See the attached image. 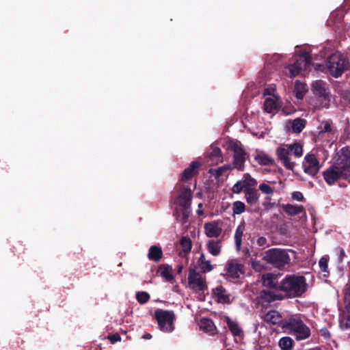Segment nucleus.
Here are the masks:
<instances>
[{"instance_id": "13", "label": "nucleus", "mask_w": 350, "mask_h": 350, "mask_svg": "<svg viewBox=\"0 0 350 350\" xmlns=\"http://www.w3.org/2000/svg\"><path fill=\"white\" fill-rule=\"evenodd\" d=\"M302 166L304 172L312 176H314L321 168L319 160L313 154H307L305 156Z\"/></svg>"}, {"instance_id": "14", "label": "nucleus", "mask_w": 350, "mask_h": 350, "mask_svg": "<svg viewBox=\"0 0 350 350\" xmlns=\"http://www.w3.org/2000/svg\"><path fill=\"white\" fill-rule=\"evenodd\" d=\"M257 181L253 178L250 174H243L242 180L237 181L232 187V191L234 193H240L245 189H255Z\"/></svg>"}, {"instance_id": "38", "label": "nucleus", "mask_w": 350, "mask_h": 350, "mask_svg": "<svg viewBox=\"0 0 350 350\" xmlns=\"http://www.w3.org/2000/svg\"><path fill=\"white\" fill-rule=\"evenodd\" d=\"M180 244L184 253L187 254L191 252L192 248V241L189 237H183L180 239Z\"/></svg>"}, {"instance_id": "37", "label": "nucleus", "mask_w": 350, "mask_h": 350, "mask_svg": "<svg viewBox=\"0 0 350 350\" xmlns=\"http://www.w3.org/2000/svg\"><path fill=\"white\" fill-rule=\"evenodd\" d=\"M279 346L282 350H291L293 346V340L288 336L282 337L279 340Z\"/></svg>"}, {"instance_id": "35", "label": "nucleus", "mask_w": 350, "mask_h": 350, "mask_svg": "<svg viewBox=\"0 0 350 350\" xmlns=\"http://www.w3.org/2000/svg\"><path fill=\"white\" fill-rule=\"evenodd\" d=\"M306 124V120L300 118H295L291 122L292 130L295 133H300L305 128Z\"/></svg>"}, {"instance_id": "25", "label": "nucleus", "mask_w": 350, "mask_h": 350, "mask_svg": "<svg viewBox=\"0 0 350 350\" xmlns=\"http://www.w3.org/2000/svg\"><path fill=\"white\" fill-rule=\"evenodd\" d=\"M262 280L264 286L279 291L280 282L273 273L264 274Z\"/></svg>"}, {"instance_id": "23", "label": "nucleus", "mask_w": 350, "mask_h": 350, "mask_svg": "<svg viewBox=\"0 0 350 350\" xmlns=\"http://www.w3.org/2000/svg\"><path fill=\"white\" fill-rule=\"evenodd\" d=\"M209 161L218 163L223 161L221 150L219 147L211 146L209 151L206 153Z\"/></svg>"}, {"instance_id": "22", "label": "nucleus", "mask_w": 350, "mask_h": 350, "mask_svg": "<svg viewBox=\"0 0 350 350\" xmlns=\"http://www.w3.org/2000/svg\"><path fill=\"white\" fill-rule=\"evenodd\" d=\"M221 239H210L206 243V249L208 252L214 256H217L221 252Z\"/></svg>"}, {"instance_id": "41", "label": "nucleus", "mask_w": 350, "mask_h": 350, "mask_svg": "<svg viewBox=\"0 0 350 350\" xmlns=\"http://www.w3.org/2000/svg\"><path fill=\"white\" fill-rule=\"evenodd\" d=\"M340 326L342 329L350 328V316H345L340 319Z\"/></svg>"}, {"instance_id": "44", "label": "nucleus", "mask_w": 350, "mask_h": 350, "mask_svg": "<svg viewBox=\"0 0 350 350\" xmlns=\"http://www.w3.org/2000/svg\"><path fill=\"white\" fill-rule=\"evenodd\" d=\"M319 267L323 272H327L328 268V260L326 257H322L319 262Z\"/></svg>"}, {"instance_id": "26", "label": "nucleus", "mask_w": 350, "mask_h": 350, "mask_svg": "<svg viewBox=\"0 0 350 350\" xmlns=\"http://www.w3.org/2000/svg\"><path fill=\"white\" fill-rule=\"evenodd\" d=\"M197 265L203 273L210 272L213 269V266L211 264V261L206 259L205 254L203 252L200 254Z\"/></svg>"}, {"instance_id": "6", "label": "nucleus", "mask_w": 350, "mask_h": 350, "mask_svg": "<svg viewBox=\"0 0 350 350\" xmlns=\"http://www.w3.org/2000/svg\"><path fill=\"white\" fill-rule=\"evenodd\" d=\"M282 327L291 334H295L297 340H301L310 336V328L300 318H289L282 325Z\"/></svg>"}, {"instance_id": "29", "label": "nucleus", "mask_w": 350, "mask_h": 350, "mask_svg": "<svg viewBox=\"0 0 350 350\" xmlns=\"http://www.w3.org/2000/svg\"><path fill=\"white\" fill-rule=\"evenodd\" d=\"M233 169L232 165L230 164L224 165L218 168H211L208 170V174L211 176H214L216 179L219 178L226 172H228Z\"/></svg>"}, {"instance_id": "27", "label": "nucleus", "mask_w": 350, "mask_h": 350, "mask_svg": "<svg viewBox=\"0 0 350 350\" xmlns=\"http://www.w3.org/2000/svg\"><path fill=\"white\" fill-rule=\"evenodd\" d=\"M282 208L287 215L291 216H295L301 213H305V208L302 205L287 204H284Z\"/></svg>"}, {"instance_id": "47", "label": "nucleus", "mask_w": 350, "mask_h": 350, "mask_svg": "<svg viewBox=\"0 0 350 350\" xmlns=\"http://www.w3.org/2000/svg\"><path fill=\"white\" fill-rule=\"evenodd\" d=\"M292 198L299 202H301L304 200V195L300 191H294L292 193Z\"/></svg>"}, {"instance_id": "8", "label": "nucleus", "mask_w": 350, "mask_h": 350, "mask_svg": "<svg viewBox=\"0 0 350 350\" xmlns=\"http://www.w3.org/2000/svg\"><path fill=\"white\" fill-rule=\"evenodd\" d=\"M154 317L161 330L170 332L174 329V321L175 314L172 310L157 309L154 311Z\"/></svg>"}, {"instance_id": "12", "label": "nucleus", "mask_w": 350, "mask_h": 350, "mask_svg": "<svg viewBox=\"0 0 350 350\" xmlns=\"http://www.w3.org/2000/svg\"><path fill=\"white\" fill-rule=\"evenodd\" d=\"M226 275L230 280H238L245 273V267L237 259L228 260L226 265Z\"/></svg>"}, {"instance_id": "17", "label": "nucleus", "mask_w": 350, "mask_h": 350, "mask_svg": "<svg viewBox=\"0 0 350 350\" xmlns=\"http://www.w3.org/2000/svg\"><path fill=\"white\" fill-rule=\"evenodd\" d=\"M221 221H213L206 222L204 225V233L208 238H217L222 232V228L220 226Z\"/></svg>"}, {"instance_id": "7", "label": "nucleus", "mask_w": 350, "mask_h": 350, "mask_svg": "<svg viewBox=\"0 0 350 350\" xmlns=\"http://www.w3.org/2000/svg\"><path fill=\"white\" fill-rule=\"evenodd\" d=\"M313 94L317 96L319 105L328 108L330 105L331 94L327 83L321 80L314 81L312 85Z\"/></svg>"}, {"instance_id": "3", "label": "nucleus", "mask_w": 350, "mask_h": 350, "mask_svg": "<svg viewBox=\"0 0 350 350\" xmlns=\"http://www.w3.org/2000/svg\"><path fill=\"white\" fill-rule=\"evenodd\" d=\"M327 72L334 78H338L350 70L349 58L340 52H336L328 57L325 62Z\"/></svg>"}, {"instance_id": "32", "label": "nucleus", "mask_w": 350, "mask_h": 350, "mask_svg": "<svg viewBox=\"0 0 350 350\" xmlns=\"http://www.w3.org/2000/svg\"><path fill=\"white\" fill-rule=\"evenodd\" d=\"M243 191L245 192V197L247 204L252 205L257 203L260 196V194L257 189H245Z\"/></svg>"}, {"instance_id": "2", "label": "nucleus", "mask_w": 350, "mask_h": 350, "mask_svg": "<svg viewBox=\"0 0 350 350\" xmlns=\"http://www.w3.org/2000/svg\"><path fill=\"white\" fill-rule=\"evenodd\" d=\"M306 290V280L302 275H287L280 282L279 291L285 298L301 297Z\"/></svg>"}, {"instance_id": "49", "label": "nucleus", "mask_w": 350, "mask_h": 350, "mask_svg": "<svg viewBox=\"0 0 350 350\" xmlns=\"http://www.w3.org/2000/svg\"><path fill=\"white\" fill-rule=\"evenodd\" d=\"M346 299H349V302L346 306V309L349 313H350V288L348 289V291L346 294Z\"/></svg>"}, {"instance_id": "52", "label": "nucleus", "mask_w": 350, "mask_h": 350, "mask_svg": "<svg viewBox=\"0 0 350 350\" xmlns=\"http://www.w3.org/2000/svg\"><path fill=\"white\" fill-rule=\"evenodd\" d=\"M344 254H345V252H344V251L342 250V251L341 252V256H343Z\"/></svg>"}, {"instance_id": "21", "label": "nucleus", "mask_w": 350, "mask_h": 350, "mask_svg": "<svg viewBox=\"0 0 350 350\" xmlns=\"http://www.w3.org/2000/svg\"><path fill=\"white\" fill-rule=\"evenodd\" d=\"M262 319L264 321L271 325H280L282 323V317L281 314L275 310L267 312L264 314Z\"/></svg>"}, {"instance_id": "50", "label": "nucleus", "mask_w": 350, "mask_h": 350, "mask_svg": "<svg viewBox=\"0 0 350 350\" xmlns=\"http://www.w3.org/2000/svg\"><path fill=\"white\" fill-rule=\"evenodd\" d=\"M202 206V204L200 203L198 204V209L197 210L196 213L198 215H204V211L201 209V207Z\"/></svg>"}, {"instance_id": "48", "label": "nucleus", "mask_w": 350, "mask_h": 350, "mask_svg": "<svg viewBox=\"0 0 350 350\" xmlns=\"http://www.w3.org/2000/svg\"><path fill=\"white\" fill-rule=\"evenodd\" d=\"M298 88H299V85L297 83H296V85H295L296 97L299 99H301L304 97V92L299 91L298 90Z\"/></svg>"}, {"instance_id": "53", "label": "nucleus", "mask_w": 350, "mask_h": 350, "mask_svg": "<svg viewBox=\"0 0 350 350\" xmlns=\"http://www.w3.org/2000/svg\"><path fill=\"white\" fill-rule=\"evenodd\" d=\"M252 267H253L254 268H256L255 265H254V262H253V263H252Z\"/></svg>"}, {"instance_id": "24", "label": "nucleus", "mask_w": 350, "mask_h": 350, "mask_svg": "<svg viewBox=\"0 0 350 350\" xmlns=\"http://www.w3.org/2000/svg\"><path fill=\"white\" fill-rule=\"evenodd\" d=\"M280 103L276 97L267 98L265 100L264 109L267 113H272L280 108Z\"/></svg>"}, {"instance_id": "19", "label": "nucleus", "mask_w": 350, "mask_h": 350, "mask_svg": "<svg viewBox=\"0 0 350 350\" xmlns=\"http://www.w3.org/2000/svg\"><path fill=\"white\" fill-rule=\"evenodd\" d=\"M200 166V162L196 161H192L189 166L183 172L180 180L181 181H188L191 179L195 175L198 174Z\"/></svg>"}, {"instance_id": "11", "label": "nucleus", "mask_w": 350, "mask_h": 350, "mask_svg": "<svg viewBox=\"0 0 350 350\" xmlns=\"http://www.w3.org/2000/svg\"><path fill=\"white\" fill-rule=\"evenodd\" d=\"M188 284L189 288L196 293L204 294L208 289L206 278L197 272L195 269H190L188 275Z\"/></svg>"}, {"instance_id": "51", "label": "nucleus", "mask_w": 350, "mask_h": 350, "mask_svg": "<svg viewBox=\"0 0 350 350\" xmlns=\"http://www.w3.org/2000/svg\"><path fill=\"white\" fill-rule=\"evenodd\" d=\"M144 338L146 339H150L152 338V336L150 334H146L144 336Z\"/></svg>"}, {"instance_id": "1", "label": "nucleus", "mask_w": 350, "mask_h": 350, "mask_svg": "<svg viewBox=\"0 0 350 350\" xmlns=\"http://www.w3.org/2000/svg\"><path fill=\"white\" fill-rule=\"evenodd\" d=\"M192 191L189 185L177 183L172 197L175 205L173 216L176 219L185 224L189 220L191 212Z\"/></svg>"}, {"instance_id": "43", "label": "nucleus", "mask_w": 350, "mask_h": 350, "mask_svg": "<svg viewBox=\"0 0 350 350\" xmlns=\"http://www.w3.org/2000/svg\"><path fill=\"white\" fill-rule=\"evenodd\" d=\"M259 189L263 193L266 194H272L273 193V189L267 184L262 183L259 185Z\"/></svg>"}, {"instance_id": "46", "label": "nucleus", "mask_w": 350, "mask_h": 350, "mask_svg": "<svg viewBox=\"0 0 350 350\" xmlns=\"http://www.w3.org/2000/svg\"><path fill=\"white\" fill-rule=\"evenodd\" d=\"M323 127L321 131V133H330L332 131L329 121H324L322 123Z\"/></svg>"}, {"instance_id": "31", "label": "nucleus", "mask_w": 350, "mask_h": 350, "mask_svg": "<svg viewBox=\"0 0 350 350\" xmlns=\"http://www.w3.org/2000/svg\"><path fill=\"white\" fill-rule=\"evenodd\" d=\"M254 159L260 165L273 166L275 161L268 154L265 153H258L254 157Z\"/></svg>"}, {"instance_id": "18", "label": "nucleus", "mask_w": 350, "mask_h": 350, "mask_svg": "<svg viewBox=\"0 0 350 350\" xmlns=\"http://www.w3.org/2000/svg\"><path fill=\"white\" fill-rule=\"evenodd\" d=\"M322 174L325 181L329 185H332L338 180L342 179V177L340 176L333 164L326 170L323 171Z\"/></svg>"}, {"instance_id": "5", "label": "nucleus", "mask_w": 350, "mask_h": 350, "mask_svg": "<svg viewBox=\"0 0 350 350\" xmlns=\"http://www.w3.org/2000/svg\"><path fill=\"white\" fill-rule=\"evenodd\" d=\"M262 259L279 269H284L291 262L288 252L280 248H271L265 251Z\"/></svg>"}, {"instance_id": "33", "label": "nucleus", "mask_w": 350, "mask_h": 350, "mask_svg": "<svg viewBox=\"0 0 350 350\" xmlns=\"http://www.w3.org/2000/svg\"><path fill=\"white\" fill-rule=\"evenodd\" d=\"M158 273L161 276L165 278L167 281H171L174 279L172 274V268L168 265H161L159 267Z\"/></svg>"}, {"instance_id": "30", "label": "nucleus", "mask_w": 350, "mask_h": 350, "mask_svg": "<svg viewBox=\"0 0 350 350\" xmlns=\"http://www.w3.org/2000/svg\"><path fill=\"white\" fill-rule=\"evenodd\" d=\"M200 328L205 332L210 333L211 334H215L216 327L213 321L210 319H202L200 321Z\"/></svg>"}, {"instance_id": "40", "label": "nucleus", "mask_w": 350, "mask_h": 350, "mask_svg": "<svg viewBox=\"0 0 350 350\" xmlns=\"http://www.w3.org/2000/svg\"><path fill=\"white\" fill-rule=\"evenodd\" d=\"M150 298V295L145 291H139L136 293V299L140 304L147 303Z\"/></svg>"}, {"instance_id": "20", "label": "nucleus", "mask_w": 350, "mask_h": 350, "mask_svg": "<svg viewBox=\"0 0 350 350\" xmlns=\"http://www.w3.org/2000/svg\"><path fill=\"white\" fill-rule=\"evenodd\" d=\"M213 296L218 303H230V295L227 293L226 289L221 285H219L213 289Z\"/></svg>"}, {"instance_id": "9", "label": "nucleus", "mask_w": 350, "mask_h": 350, "mask_svg": "<svg viewBox=\"0 0 350 350\" xmlns=\"http://www.w3.org/2000/svg\"><path fill=\"white\" fill-rule=\"evenodd\" d=\"M311 62V56L308 53H304L297 59L293 64L286 66L283 72L286 76L290 78L295 77L300 73L302 66L309 67Z\"/></svg>"}, {"instance_id": "34", "label": "nucleus", "mask_w": 350, "mask_h": 350, "mask_svg": "<svg viewBox=\"0 0 350 350\" xmlns=\"http://www.w3.org/2000/svg\"><path fill=\"white\" fill-rule=\"evenodd\" d=\"M226 323L228 327L234 336H239L242 334V329L235 321L231 320L229 317H226Z\"/></svg>"}, {"instance_id": "28", "label": "nucleus", "mask_w": 350, "mask_h": 350, "mask_svg": "<svg viewBox=\"0 0 350 350\" xmlns=\"http://www.w3.org/2000/svg\"><path fill=\"white\" fill-rule=\"evenodd\" d=\"M163 257V251L159 245H152L149 248L148 258L150 260L159 262Z\"/></svg>"}, {"instance_id": "4", "label": "nucleus", "mask_w": 350, "mask_h": 350, "mask_svg": "<svg viewBox=\"0 0 350 350\" xmlns=\"http://www.w3.org/2000/svg\"><path fill=\"white\" fill-rule=\"evenodd\" d=\"M293 154L295 157H300L303 154V147L299 143L293 144H284L277 148L276 155L279 161L287 169L293 170L295 162L291 161L290 155Z\"/></svg>"}, {"instance_id": "16", "label": "nucleus", "mask_w": 350, "mask_h": 350, "mask_svg": "<svg viewBox=\"0 0 350 350\" xmlns=\"http://www.w3.org/2000/svg\"><path fill=\"white\" fill-rule=\"evenodd\" d=\"M258 302L262 305H267L275 300H282L285 299L282 293H273L269 290H262L260 292L257 297Z\"/></svg>"}, {"instance_id": "45", "label": "nucleus", "mask_w": 350, "mask_h": 350, "mask_svg": "<svg viewBox=\"0 0 350 350\" xmlns=\"http://www.w3.org/2000/svg\"><path fill=\"white\" fill-rule=\"evenodd\" d=\"M107 339L110 341L111 344H115L117 342L121 340V336L119 334L116 333L114 334H110L107 336Z\"/></svg>"}, {"instance_id": "39", "label": "nucleus", "mask_w": 350, "mask_h": 350, "mask_svg": "<svg viewBox=\"0 0 350 350\" xmlns=\"http://www.w3.org/2000/svg\"><path fill=\"white\" fill-rule=\"evenodd\" d=\"M245 211V205L243 202L236 201L232 204L234 215H240Z\"/></svg>"}, {"instance_id": "42", "label": "nucleus", "mask_w": 350, "mask_h": 350, "mask_svg": "<svg viewBox=\"0 0 350 350\" xmlns=\"http://www.w3.org/2000/svg\"><path fill=\"white\" fill-rule=\"evenodd\" d=\"M256 244L258 247L263 249L269 246L267 238L262 236L257 237Z\"/></svg>"}, {"instance_id": "15", "label": "nucleus", "mask_w": 350, "mask_h": 350, "mask_svg": "<svg viewBox=\"0 0 350 350\" xmlns=\"http://www.w3.org/2000/svg\"><path fill=\"white\" fill-rule=\"evenodd\" d=\"M232 149L234 152L232 167L242 172L245 169L246 152L242 147L237 144L232 146Z\"/></svg>"}, {"instance_id": "10", "label": "nucleus", "mask_w": 350, "mask_h": 350, "mask_svg": "<svg viewBox=\"0 0 350 350\" xmlns=\"http://www.w3.org/2000/svg\"><path fill=\"white\" fill-rule=\"evenodd\" d=\"M333 165L342 179L347 180L350 177V152H349L348 147L343 148L341 150V155L339 156Z\"/></svg>"}, {"instance_id": "36", "label": "nucleus", "mask_w": 350, "mask_h": 350, "mask_svg": "<svg viewBox=\"0 0 350 350\" xmlns=\"http://www.w3.org/2000/svg\"><path fill=\"white\" fill-rule=\"evenodd\" d=\"M245 227L243 225L241 224L239 225L235 231L234 233V241L236 247L238 250L240 249L241 243H242V237L243 235V231H244Z\"/></svg>"}]
</instances>
